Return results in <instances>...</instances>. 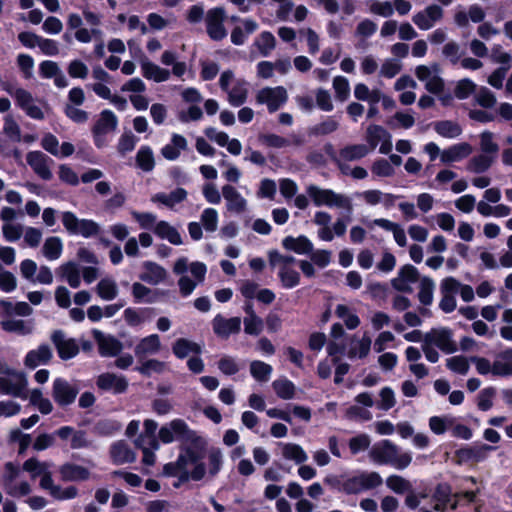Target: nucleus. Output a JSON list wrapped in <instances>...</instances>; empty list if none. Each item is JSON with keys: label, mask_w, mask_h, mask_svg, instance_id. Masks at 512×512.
Listing matches in <instances>:
<instances>
[{"label": "nucleus", "mask_w": 512, "mask_h": 512, "mask_svg": "<svg viewBox=\"0 0 512 512\" xmlns=\"http://www.w3.org/2000/svg\"><path fill=\"white\" fill-rule=\"evenodd\" d=\"M158 438L163 444L181 442L177 459L163 466L165 476H178L181 482L204 479L205 468L202 458L206 442L183 419L176 418L162 425L158 431Z\"/></svg>", "instance_id": "nucleus-1"}, {"label": "nucleus", "mask_w": 512, "mask_h": 512, "mask_svg": "<svg viewBox=\"0 0 512 512\" xmlns=\"http://www.w3.org/2000/svg\"><path fill=\"white\" fill-rule=\"evenodd\" d=\"M173 272L180 276L178 280L180 294L187 297L204 281L207 266L203 262H189L187 257H180L173 265Z\"/></svg>", "instance_id": "nucleus-2"}, {"label": "nucleus", "mask_w": 512, "mask_h": 512, "mask_svg": "<svg viewBox=\"0 0 512 512\" xmlns=\"http://www.w3.org/2000/svg\"><path fill=\"white\" fill-rule=\"evenodd\" d=\"M370 458L378 464H390L398 470L407 468L412 462L410 452H401L390 440H383L373 446Z\"/></svg>", "instance_id": "nucleus-3"}, {"label": "nucleus", "mask_w": 512, "mask_h": 512, "mask_svg": "<svg viewBox=\"0 0 512 512\" xmlns=\"http://www.w3.org/2000/svg\"><path fill=\"white\" fill-rule=\"evenodd\" d=\"M382 483L383 478L376 471H357L341 482L339 490L347 495H356L378 488Z\"/></svg>", "instance_id": "nucleus-4"}, {"label": "nucleus", "mask_w": 512, "mask_h": 512, "mask_svg": "<svg viewBox=\"0 0 512 512\" xmlns=\"http://www.w3.org/2000/svg\"><path fill=\"white\" fill-rule=\"evenodd\" d=\"M1 483L6 494L13 498L27 497L32 492V485L22 478L21 469L12 462L4 465Z\"/></svg>", "instance_id": "nucleus-5"}, {"label": "nucleus", "mask_w": 512, "mask_h": 512, "mask_svg": "<svg viewBox=\"0 0 512 512\" xmlns=\"http://www.w3.org/2000/svg\"><path fill=\"white\" fill-rule=\"evenodd\" d=\"M220 87L228 95V102L239 107L248 97V82L243 78H236L232 71H224L219 80Z\"/></svg>", "instance_id": "nucleus-6"}, {"label": "nucleus", "mask_w": 512, "mask_h": 512, "mask_svg": "<svg viewBox=\"0 0 512 512\" xmlns=\"http://www.w3.org/2000/svg\"><path fill=\"white\" fill-rule=\"evenodd\" d=\"M306 191L317 207L327 206L330 208L351 209L349 198L331 189H323L317 185L310 184L307 186Z\"/></svg>", "instance_id": "nucleus-7"}, {"label": "nucleus", "mask_w": 512, "mask_h": 512, "mask_svg": "<svg viewBox=\"0 0 512 512\" xmlns=\"http://www.w3.org/2000/svg\"><path fill=\"white\" fill-rule=\"evenodd\" d=\"M62 223L68 233L84 238L95 236L99 232L98 223L91 219H79L70 211L62 213Z\"/></svg>", "instance_id": "nucleus-8"}, {"label": "nucleus", "mask_w": 512, "mask_h": 512, "mask_svg": "<svg viewBox=\"0 0 512 512\" xmlns=\"http://www.w3.org/2000/svg\"><path fill=\"white\" fill-rule=\"evenodd\" d=\"M7 93L15 100L19 106L29 117L42 120L44 119V112L38 106L32 94L24 88L9 85L5 89Z\"/></svg>", "instance_id": "nucleus-9"}, {"label": "nucleus", "mask_w": 512, "mask_h": 512, "mask_svg": "<svg viewBox=\"0 0 512 512\" xmlns=\"http://www.w3.org/2000/svg\"><path fill=\"white\" fill-rule=\"evenodd\" d=\"M118 126V118L111 110H103L99 119L92 128L94 143L97 147L102 148L107 144L106 135L114 132Z\"/></svg>", "instance_id": "nucleus-10"}, {"label": "nucleus", "mask_w": 512, "mask_h": 512, "mask_svg": "<svg viewBox=\"0 0 512 512\" xmlns=\"http://www.w3.org/2000/svg\"><path fill=\"white\" fill-rule=\"evenodd\" d=\"M0 373L4 374V378L7 381L8 395L27 399L28 379L25 373L7 366L1 368Z\"/></svg>", "instance_id": "nucleus-11"}, {"label": "nucleus", "mask_w": 512, "mask_h": 512, "mask_svg": "<svg viewBox=\"0 0 512 512\" xmlns=\"http://www.w3.org/2000/svg\"><path fill=\"white\" fill-rule=\"evenodd\" d=\"M415 75L419 81L424 83L430 93L438 94L444 88V81L440 77V69L437 64L419 65L415 69Z\"/></svg>", "instance_id": "nucleus-12"}, {"label": "nucleus", "mask_w": 512, "mask_h": 512, "mask_svg": "<svg viewBox=\"0 0 512 512\" xmlns=\"http://www.w3.org/2000/svg\"><path fill=\"white\" fill-rule=\"evenodd\" d=\"M22 141L21 129L18 123L10 115L4 118L2 133L0 134V153L10 156L13 152L12 142Z\"/></svg>", "instance_id": "nucleus-13"}, {"label": "nucleus", "mask_w": 512, "mask_h": 512, "mask_svg": "<svg viewBox=\"0 0 512 512\" xmlns=\"http://www.w3.org/2000/svg\"><path fill=\"white\" fill-rule=\"evenodd\" d=\"M226 12L222 7H214L207 11L205 15L206 32L213 40L219 41L227 36L224 26Z\"/></svg>", "instance_id": "nucleus-14"}, {"label": "nucleus", "mask_w": 512, "mask_h": 512, "mask_svg": "<svg viewBox=\"0 0 512 512\" xmlns=\"http://www.w3.org/2000/svg\"><path fill=\"white\" fill-rule=\"evenodd\" d=\"M80 388L76 383L67 381L64 378H56L52 385V397L59 406H68L72 404Z\"/></svg>", "instance_id": "nucleus-15"}, {"label": "nucleus", "mask_w": 512, "mask_h": 512, "mask_svg": "<svg viewBox=\"0 0 512 512\" xmlns=\"http://www.w3.org/2000/svg\"><path fill=\"white\" fill-rule=\"evenodd\" d=\"M256 102L265 104L270 112L277 111L288 99L287 91L282 86L265 87L256 94Z\"/></svg>", "instance_id": "nucleus-16"}, {"label": "nucleus", "mask_w": 512, "mask_h": 512, "mask_svg": "<svg viewBox=\"0 0 512 512\" xmlns=\"http://www.w3.org/2000/svg\"><path fill=\"white\" fill-rule=\"evenodd\" d=\"M391 134L382 126L372 124L367 127L366 141L369 144L370 151L374 150L380 144L379 152L388 154L392 150Z\"/></svg>", "instance_id": "nucleus-17"}, {"label": "nucleus", "mask_w": 512, "mask_h": 512, "mask_svg": "<svg viewBox=\"0 0 512 512\" xmlns=\"http://www.w3.org/2000/svg\"><path fill=\"white\" fill-rule=\"evenodd\" d=\"M444 10L437 4H431L423 10L416 12L413 17V23L422 31L432 29L443 18Z\"/></svg>", "instance_id": "nucleus-18"}, {"label": "nucleus", "mask_w": 512, "mask_h": 512, "mask_svg": "<svg viewBox=\"0 0 512 512\" xmlns=\"http://www.w3.org/2000/svg\"><path fill=\"white\" fill-rule=\"evenodd\" d=\"M83 19L77 13H71L67 18V26L70 30H75V39L80 43H89L93 38H101L102 31L99 28L87 29L82 27Z\"/></svg>", "instance_id": "nucleus-19"}, {"label": "nucleus", "mask_w": 512, "mask_h": 512, "mask_svg": "<svg viewBox=\"0 0 512 512\" xmlns=\"http://www.w3.org/2000/svg\"><path fill=\"white\" fill-rule=\"evenodd\" d=\"M356 196L367 206L374 207L381 204L385 209H390L394 206L395 200L398 198L397 195L386 193L379 189L364 190L362 192H358Z\"/></svg>", "instance_id": "nucleus-20"}, {"label": "nucleus", "mask_w": 512, "mask_h": 512, "mask_svg": "<svg viewBox=\"0 0 512 512\" xmlns=\"http://www.w3.org/2000/svg\"><path fill=\"white\" fill-rule=\"evenodd\" d=\"M26 161L32 170L43 180L52 178L51 165L53 160L41 151H31L26 156Z\"/></svg>", "instance_id": "nucleus-21"}, {"label": "nucleus", "mask_w": 512, "mask_h": 512, "mask_svg": "<svg viewBox=\"0 0 512 512\" xmlns=\"http://www.w3.org/2000/svg\"><path fill=\"white\" fill-rule=\"evenodd\" d=\"M423 340L438 347L447 354L456 351V344L452 340L451 331L446 328L432 329L424 335Z\"/></svg>", "instance_id": "nucleus-22"}, {"label": "nucleus", "mask_w": 512, "mask_h": 512, "mask_svg": "<svg viewBox=\"0 0 512 512\" xmlns=\"http://www.w3.org/2000/svg\"><path fill=\"white\" fill-rule=\"evenodd\" d=\"M222 196L225 199L228 212L242 214L247 210L248 201L234 186L230 184L222 186Z\"/></svg>", "instance_id": "nucleus-23"}, {"label": "nucleus", "mask_w": 512, "mask_h": 512, "mask_svg": "<svg viewBox=\"0 0 512 512\" xmlns=\"http://www.w3.org/2000/svg\"><path fill=\"white\" fill-rule=\"evenodd\" d=\"M92 334L98 344L99 353L102 356L113 357L122 351L123 344L114 336L105 335L98 329H93Z\"/></svg>", "instance_id": "nucleus-24"}, {"label": "nucleus", "mask_w": 512, "mask_h": 512, "mask_svg": "<svg viewBox=\"0 0 512 512\" xmlns=\"http://www.w3.org/2000/svg\"><path fill=\"white\" fill-rule=\"evenodd\" d=\"M212 328L218 337L227 339L230 335L240 331L241 319L239 317L225 318L218 314L212 320Z\"/></svg>", "instance_id": "nucleus-25"}, {"label": "nucleus", "mask_w": 512, "mask_h": 512, "mask_svg": "<svg viewBox=\"0 0 512 512\" xmlns=\"http://www.w3.org/2000/svg\"><path fill=\"white\" fill-rule=\"evenodd\" d=\"M162 349L161 340L158 334H150L141 338L134 348V353L138 361L146 359L148 356L156 355Z\"/></svg>", "instance_id": "nucleus-26"}, {"label": "nucleus", "mask_w": 512, "mask_h": 512, "mask_svg": "<svg viewBox=\"0 0 512 512\" xmlns=\"http://www.w3.org/2000/svg\"><path fill=\"white\" fill-rule=\"evenodd\" d=\"M474 148L468 142H459L443 149L442 164L448 165L461 162L473 153Z\"/></svg>", "instance_id": "nucleus-27"}, {"label": "nucleus", "mask_w": 512, "mask_h": 512, "mask_svg": "<svg viewBox=\"0 0 512 512\" xmlns=\"http://www.w3.org/2000/svg\"><path fill=\"white\" fill-rule=\"evenodd\" d=\"M51 339L61 359H71L78 354L79 347L76 341L72 338H67L62 331H55Z\"/></svg>", "instance_id": "nucleus-28"}, {"label": "nucleus", "mask_w": 512, "mask_h": 512, "mask_svg": "<svg viewBox=\"0 0 512 512\" xmlns=\"http://www.w3.org/2000/svg\"><path fill=\"white\" fill-rule=\"evenodd\" d=\"M96 384L99 389L111 391L115 394L123 393L128 387L127 379L122 375L114 373H103L97 378Z\"/></svg>", "instance_id": "nucleus-29"}, {"label": "nucleus", "mask_w": 512, "mask_h": 512, "mask_svg": "<svg viewBox=\"0 0 512 512\" xmlns=\"http://www.w3.org/2000/svg\"><path fill=\"white\" fill-rule=\"evenodd\" d=\"M59 474L64 482H82L91 478V472L88 468L70 462L59 467Z\"/></svg>", "instance_id": "nucleus-30"}, {"label": "nucleus", "mask_w": 512, "mask_h": 512, "mask_svg": "<svg viewBox=\"0 0 512 512\" xmlns=\"http://www.w3.org/2000/svg\"><path fill=\"white\" fill-rule=\"evenodd\" d=\"M418 270L412 265H404L392 280V286L401 292H410L411 285L418 281Z\"/></svg>", "instance_id": "nucleus-31"}, {"label": "nucleus", "mask_w": 512, "mask_h": 512, "mask_svg": "<svg viewBox=\"0 0 512 512\" xmlns=\"http://www.w3.org/2000/svg\"><path fill=\"white\" fill-rule=\"evenodd\" d=\"M187 148V139L180 134L173 133L170 142L161 148V155L169 161H174L178 159L181 152L185 151Z\"/></svg>", "instance_id": "nucleus-32"}, {"label": "nucleus", "mask_w": 512, "mask_h": 512, "mask_svg": "<svg viewBox=\"0 0 512 512\" xmlns=\"http://www.w3.org/2000/svg\"><path fill=\"white\" fill-rule=\"evenodd\" d=\"M167 277V271L161 265L146 261L143 263V272L140 274V279L151 285H158L162 283Z\"/></svg>", "instance_id": "nucleus-33"}, {"label": "nucleus", "mask_w": 512, "mask_h": 512, "mask_svg": "<svg viewBox=\"0 0 512 512\" xmlns=\"http://www.w3.org/2000/svg\"><path fill=\"white\" fill-rule=\"evenodd\" d=\"M495 162L493 155L479 153L472 156L465 165V170L471 174L479 175L488 171Z\"/></svg>", "instance_id": "nucleus-34"}, {"label": "nucleus", "mask_w": 512, "mask_h": 512, "mask_svg": "<svg viewBox=\"0 0 512 512\" xmlns=\"http://www.w3.org/2000/svg\"><path fill=\"white\" fill-rule=\"evenodd\" d=\"M493 447L486 444H479L472 447H466L456 452L459 462H479L487 457Z\"/></svg>", "instance_id": "nucleus-35"}, {"label": "nucleus", "mask_w": 512, "mask_h": 512, "mask_svg": "<svg viewBox=\"0 0 512 512\" xmlns=\"http://www.w3.org/2000/svg\"><path fill=\"white\" fill-rule=\"evenodd\" d=\"M187 195L188 193L184 188L178 187L169 193L160 192L153 195L151 201L160 203L169 209H174L177 204L186 200Z\"/></svg>", "instance_id": "nucleus-36"}, {"label": "nucleus", "mask_w": 512, "mask_h": 512, "mask_svg": "<svg viewBox=\"0 0 512 512\" xmlns=\"http://www.w3.org/2000/svg\"><path fill=\"white\" fill-rule=\"evenodd\" d=\"M51 358V348L48 345H40L26 354L24 364L28 368L34 369L40 365L47 364Z\"/></svg>", "instance_id": "nucleus-37"}, {"label": "nucleus", "mask_w": 512, "mask_h": 512, "mask_svg": "<svg viewBox=\"0 0 512 512\" xmlns=\"http://www.w3.org/2000/svg\"><path fill=\"white\" fill-rule=\"evenodd\" d=\"M110 455L113 462L117 465L132 463L136 459V454L124 441H118L114 443L111 446Z\"/></svg>", "instance_id": "nucleus-38"}, {"label": "nucleus", "mask_w": 512, "mask_h": 512, "mask_svg": "<svg viewBox=\"0 0 512 512\" xmlns=\"http://www.w3.org/2000/svg\"><path fill=\"white\" fill-rule=\"evenodd\" d=\"M494 376H512V349L498 353L494 358Z\"/></svg>", "instance_id": "nucleus-39"}, {"label": "nucleus", "mask_w": 512, "mask_h": 512, "mask_svg": "<svg viewBox=\"0 0 512 512\" xmlns=\"http://www.w3.org/2000/svg\"><path fill=\"white\" fill-rule=\"evenodd\" d=\"M258 23L250 18L243 19L240 26H236L231 32V41L235 45L245 43L248 35L254 33L258 29Z\"/></svg>", "instance_id": "nucleus-40"}, {"label": "nucleus", "mask_w": 512, "mask_h": 512, "mask_svg": "<svg viewBox=\"0 0 512 512\" xmlns=\"http://www.w3.org/2000/svg\"><path fill=\"white\" fill-rule=\"evenodd\" d=\"M141 72L146 79L153 80L157 83L169 80L171 75L169 70L161 68L148 60H143L141 62Z\"/></svg>", "instance_id": "nucleus-41"}, {"label": "nucleus", "mask_w": 512, "mask_h": 512, "mask_svg": "<svg viewBox=\"0 0 512 512\" xmlns=\"http://www.w3.org/2000/svg\"><path fill=\"white\" fill-rule=\"evenodd\" d=\"M285 249L303 255L313 251L312 242L304 235L298 237L287 236L282 240Z\"/></svg>", "instance_id": "nucleus-42"}, {"label": "nucleus", "mask_w": 512, "mask_h": 512, "mask_svg": "<svg viewBox=\"0 0 512 512\" xmlns=\"http://www.w3.org/2000/svg\"><path fill=\"white\" fill-rule=\"evenodd\" d=\"M223 462L224 455L221 449L211 448L207 454V465L204 464L205 475L209 478H214L221 471Z\"/></svg>", "instance_id": "nucleus-43"}, {"label": "nucleus", "mask_w": 512, "mask_h": 512, "mask_svg": "<svg viewBox=\"0 0 512 512\" xmlns=\"http://www.w3.org/2000/svg\"><path fill=\"white\" fill-rule=\"evenodd\" d=\"M59 275L70 285L72 288H78L81 284V274L77 263L69 261L58 268Z\"/></svg>", "instance_id": "nucleus-44"}, {"label": "nucleus", "mask_w": 512, "mask_h": 512, "mask_svg": "<svg viewBox=\"0 0 512 512\" xmlns=\"http://www.w3.org/2000/svg\"><path fill=\"white\" fill-rule=\"evenodd\" d=\"M1 328L9 333H16L18 335H28L33 331L32 321H25L21 319L7 318L0 322Z\"/></svg>", "instance_id": "nucleus-45"}, {"label": "nucleus", "mask_w": 512, "mask_h": 512, "mask_svg": "<svg viewBox=\"0 0 512 512\" xmlns=\"http://www.w3.org/2000/svg\"><path fill=\"white\" fill-rule=\"evenodd\" d=\"M154 233L161 239L169 241L173 245H181L183 243L180 233L175 227L166 221H159L154 227Z\"/></svg>", "instance_id": "nucleus-46"}, {"label": "nucleus", "mask_w": 512, "mask_h": 512, "mask_svg": "<svg viewBox=\"0 0 512 512\" xmlns=\"http://www.w3.org/2000/svg\"><path fill=\"white\" fill-rule=\"evenodd\" d=\"M370 149L365 144H352L343 147L339 152L341 161H357L366 157Z\"/></svg>", "instance_id": "nucleus-47"}, {"label": "nucleus", "mask_w": 512, "mask_h": 512, "mask_svg": "<svg viewBox=\"0 0 512 512\" xmlns=\"http://www.w3.org/2000/svg\"><path fill=\"white\" fill-rule=\"evenodd\" d=\"M63 252V242L57 236L48 237L42 247L44 257L49 261L59 259Z\"/></svg>", "instance_id": "nucleus-48"}, {"label": "nucleus", "mask_w": 512, "mask_h": 512, "mask_svg": "<svg viewBox=\"0 0 512 512\" xmlns=\"http://www.w3.org/2000/svg\"><path fill=\"white\" fill-rule=\"evenodd\" d=\"M172 351L176 357L183 359L191 353L199 354L201 352V346L196 342L180 338L174 342Z\"/></svg>", "instance_id": "nucleus-49"}, {"label": "nucleus", "mask_w": 512, "mask_h": 512, "mask_svg": "<svg viewBox=\"0 0 512 512\" xmlns=\"http://www.w3.org/2000/svg\"><path fill=\"white\" fill-rule=\"evenodd\" d=\"M254 46L262 56L266 57L276 48V38L271 32L264 31L255 39Z\"/></svg>", "instance_id": "nucleus-50"}, {"label": "nucleus", "mask_w": 512, "mask_h": 512, "mask_svg": "<svg viewBox=\"0 0 512 512\" xmlns=\"http://www.w3.org/2000/svg\"><path fill=\"white\" fill-rule=\"evenodd\" d=\"M96 290L98 296L105 301H111L115 299L119 292L117 283L112 278L101 279L97 284Z\"/></svg>", "instance_id": "nucleus-51"}, {"label": "nucleus", "mask_w": 512, "mask_h": 512, "mask_svg": "<svg viewBox=\"0 0 512 512\" xmlns=\"http://www.w3.org/2000/svg\"><path fill=\"white\" fill-rule=\"evenodd\" d=\"M277 396L283 400H290L295 397L296 386L287 378H279L272 383Z\"/></svg>", "instance_id": "nucleus-52"}, {"label": "nucleus", "mask_w": 512, "mask_h": 512, "mask_svg": "<svg viewBox=\"0 0 512 512\" xmlns=\"http://www.w3.org/2000/svg\"><path fill=\"white\" fill-rule=\"evenodd\" d=\"M52 464L50 462H42L37 458H29L27 459L22 466V469L28 472L31 476V479H36L37 477L43 476L48 469H51Z\"/></svg>", "instance_id": "nucleus-53"}, {"label": "nucleus", "mask_w": 512, "mask_h": 512, "mask_svg": "<svg viewBox=\"0 0 512 512\" xmlns=\"http://www.w3.org/2000/svg\"><path fill=\"white\" fill-rule=\"evenodd\" d=\"M137 166L145 171L150 172L155 167V157L153 150L149 146H142L136 154Z\"/></svg>", "instance_id": "nucleus-54"}, {"label": "nucleus", "mask_w": 512, "mask_h": 512, "mask_svg": "<svg viewBox=\"0 0 512 512\" xmlns=\"http://www.w3.org/2000/svg\"><path fill=\"white\" fill-rule=\"evenodd\" d=\"M144 432L140 434L135 440H143L148 442L154 449H160L159 438L155 437V432L158 428V423L153 419H146L144 421Z\"/></svg>", "instance_id": "nucleus-55"}, {"label": "nucleus", "mask_w": 512, "mask_h": 512, "mask_svg": "<svg viewBox=\"0 0 512 512\" xmlns=\"http://www.w3.org/2000/svg\"><path fill=\"white\" fill-rule=\"evenodd\" d=\"M434 129L440 136L454 139L462 134L460 125L452 121H439L434 124Z\"/></svg>", "instance_id": "nucleus-56"}, {"label": "nucleus", "mask_w": 512, "mask_h": 512, "mask_svg": "<svg viewBox=\"0 0 512 512\" xmlns=\"http://www.w3.org/2000/svg\"><path fill=\"white\" fill-rule=\"evenodd\" d=\"M479 146L481 153L493 155L494 158L499 151V146L495 141L494 133L488 130L479 134Z\"/></svg>", "instance_id": "nucleus-57"}, {"label": "nucleus", "mask_w": 512, "mask_h": 512, "mask_svg": "<svg viewBox=\"0 0 512 512\" xmlns=\"http://www.w3.org/2000/svg\"><path fill=\"white\" fill-rule=\"evenodd\" d=\"M132 295L137 303H154L157 300V293L139 282L133 283Z\"/></svg>", "instance_id": "nucleus-58"}, {"label": "nucleus", "mask_w": 512, "mask_h": 512, "mask_svg": "<svg viewBox=\"0 0 512 512\" xmlns=\"http://www.w3.org/2000/svg\"><path fill=\"white\" fill-rule=\"evenodd\" d=\"M141 364L135 369L144 376H151L153 373L160 374L166 369V364L155 358L139 361Z\"/></svg>", "instance_id": "nucleus-59"}, {"label": "nucleus", "mask_w": 512, "mask_h": 512, "mask_svg": "<svg viewBox=\"0 0 512 512\" xmlns=\"http://www.w3.org/2000/svg\"><path fill=\"white\" fill-rule=\"evenodd\" d=\"M272 371V366L263 361L254 360L250 363V373L259 382H267L271 377Z\"/></svg>", "instance_id": "nucleus-60"}, {"label": "nucleus", "mask_w": 512, "mask_h": 512, "mask_svg": "<svg viewBox=\"0 0 512 512\" xmlns=\"http://www.w3.org/2000/svg\"><path fill=\"white\" fill-rule=\"evenodd\" d=\"M282 455L284 458L293 460L296 463H304L307 461L308 456L304 449L294 443H286L282 447Z\"/></svg>", "instance_id": "nucleus-61"}, {"label": "nucleus", "mask_w": 512, "mask_h": 512, "mask_svg": "<svg viewBox=\"0 0 512 512\" xmlns=\"http://www.w3.org/2000/svg\"><path fill=\"white\" fill-rule=\"evenodd\" d=\"M435 290V282L429 278L424 277L420 281L418 298L423 305H430L433 302Z\"/></svg>", "instance_id": "nucleus-62"}, {"label": "nucleus", "mask_w": 512, "mask_h": 512, "mask_svg": "<svg viewBox=\"0 0 512 512\" xmlns=\"http://www.w3.org/2000/svg\"><path fill=\"white\" fill-rule=\"evenodd\" d=\"M219 215L214 208H205L200 215V224L207 232H215L218 228Z\"/></svg>", "instance_id": "nucleus-63"}, {"label": "nucleus", "mask_w": 512, "mask_h": 512, "mask_svg": "<svg viewBox=\"0 0 512 512\" xmlns=\"http://www.w3.org/2000/svg\"><path fill=\"white\" fill-rule=\"evenodd\" d=\"M371 343V338L364 335L350 348L348 352L349 358H365L370 352Z\"/></svg>", "instance_id": "nucleus-64"}]
</instances>
